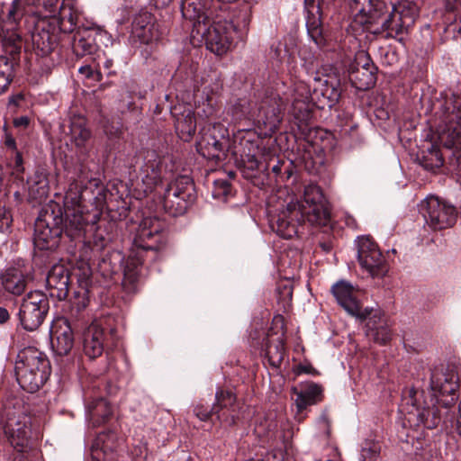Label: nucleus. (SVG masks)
Masks as SVG:
<instances>
[{"label":"nucleus","instance_id":"1","mask_svg":"<svg viewBox=\"0 0 461 461\" xmlns=\"http://www.w3.org/2000/svg\"><path fill=\"white\" fill-rule=\"evenodd\" d=\"M172 84L176 97L187 104L193 102L197 106V114L206 120L196 142L197 152L210 160H225L230 147L229 131L223 124L213 121L216 113L213 95L218 92V86L212 87L203 78L199 85L193 71L184 73L183 68L176 71Z\"/></svg>","mask_w":461,"mask_h":461},{"label":"nucleus","instance_id":"2","mask_svg":"<svg viewBox=\"0 0 461 461\" xmlns=\"http://www.w3.org/2000/svg\"><path fill=\"white\" fill-rule=\"evenodd\" d=\"M167 243L166 222L156 216L146 217L140 223L128 257L124 258L117 251L111 253L107 250L99 266L104 272L115 273L123 263L122 288L127 294H133L140 289L146 263L158 260Z\"/></svg>","mask_w":461,"mask_h":461},{"label":"nucleus","instance_id":"3","mask_svg":"<svg viewBox=\"0 0 461 461\" xmlns=\"http://www.w3.org/2000/svg\"><path fill=\"white\" fill-rule=\"evenodd\" d=\"M83 218L75 211H66L55 202L46 204L34 223V265L42 267L54 263L59 248L74 254L77 240L83 239Z\"/></svg>","mask_w":461,"mask_h":461},{"label":"nucleus","instance_id":"4","mask_svg":"<svg viewBox=\"0 0 461 461\" xmlns=\"http://www.w3.org/2000/svg\"><path fill=\"white\" fill-rule=\"evenodd\" d=\"M181 13L191 27L193 46L205 44L207 50L220 56L229 50L235 26L228 11L214 9L212 0H182Z\"/></svg>","mask_w":461,"mask_h":461},{"label":"nucleus","instance_id":"5","mask_svg":"<svg viewBox=\"0 0 461 461\" xmlns=\"http://www.w3.org/2000/svg\"><path fill=\"white\" fill-rule=\"evenodd\" d=\"M99 162L96 159H82L74 167V175L64 197L66 211L73 210L83 218V225L91 209L112 210L110 203L113 193L96 177Z\"/></svg>","mask_w":461,"mask_h":461},{"label":"nucleus","instance_id":"6","mask_svg":"<svg viewBox=\"0 0 461 461\" xmlns=\"http://www.w3.org/2000/svg\"><path fill=\"white\" fill-rule=\"evenodd\" d=\"M252 89L253 100L239 98L230 106L229 113L234 122H251L260 135L272 136L282 122L285 102L268 84L254 82Z\"/></svg>","mask_w":461,"mask_h":461},{"label":"nucleus","instance_id":"7","mask_svg":"<svg viewBox=\"0 0 461 461\" xmlns=\"http://www.w3.org/2000/svg\"><path fill=\"white\" fill-rule=\"evenodd\" d=\"M39 0H14L7 7L6 21L0 14V21L5 29L16 32L24 29L31 33L32 46L38 56L45 57L56 50L62 34L43 16L39 15Z\"/></svg>","mask_w":461,"mask_h":461},{"label":"nucleus","instance_id":"8","mask_svg":"<svg viewBox=\"0 0 461 461\" xmlns=\"http://www.w3.org/2000/svg\"><path fill=\"white\" fill-rule=\"evenodd\" d=\"M330 204L317 185L305 186L303 202L296 208L288 205L270 220L272 229L280 237L289 240L297 236L303 222L326 227L330 223Z\"/></svg>","mask_w":461,"mask_h":461},{"label":"nucleus","instance_id":"9","mask_svg":"<svg viewBox=\"0 0 461 461\" xmlns=\"http://www.w3.org/2000/svg\"><path fill=\"white\" fill-rule=\"evenodd\" d=\"M348 7L354 23L375 34L396 37L414 22L404 5H388L384 0H348Z\"/></svg>","mask_w":461,"mask_h":461},{"label":"nucleus","instance_id":"10","mask_svg":"<svg viewBox=\"0 0 461 461\" xmlns=\"http://www.w3.org/2000/svg\"><path fill=\"white\" fill-rule=\"evenodd\" d=\"M433 110L439 122L438 139L447 149H453L454 170L461 177V96L454 93L441 94L433 103Z\"/></svg>","mask_w":461,"mask_h":461},{"label":"nucleus","instance_id":"11","mask_svg":"<svg viewBox=\"0 0 461 461\" xmlns=\"http://www.w3.org/2000/svg\"><path fill=\"white\" fill-rule=\"evenodd\" d=\"M127 165L130 175L145 185L146 192H151L163 181L170 179L176 170L175 162L170 156L149 149L137 150L128 159Z\"/></svg>","mask_w":461,"mask_h":461},{"label":"nucleus","instance_id":"12","mask_svg":"<svg viewBox=\"0 0 461 461\" xmlns=\"http://www.w3.org/2000/svg\"><path fill=\"white\" fill-rule=\"evenodd\" d=\"M51 374L48 357L34 347H27L16 355L14 375L21 388L30 393L38 392Z\"/></svg>","mask_w":461,"mask_h":461},{"label":"nucleus","instance_id":"13","mask_svg":"<svg viewBox=\"0 0 461 461\" xmlns=\"http://www.w3.org/2000/svg\"><path fill=\"white\" fill-rule=\"evenodd\" d=\"M119 340L117 320L113 314L95 319L82 333V350L88 359L95 360L113 350Z\"/></svg>","mask_w":461,"mask_h":461},{"label":"nucleus","instance_id":"14","mask_svg":"<svg viewBox=\"0 0 461 461\" xmlns=\"http://www.w3.org/2000/svg\"><path fill=\"white\" fill-rule=\"evenodd\" d=\"M0 428L17 451L23 452L28 447L31 418L24 413L19 401L7 400L0 406Z\"/></svg>","mask_w":461,"mask_h":461},{"label":"nucleus","instance_id":"15","mask_svg":"<svg viewBox=\"0 0 461 461\" xmlns=\"http://www.w3.org/2000/svg\"><path fill=\"white\" fill-rule=\"evenodd\" d=\"M459 386L458 368L455 364L439 365L430 370V398L439 399L446 410L455 407Z\"/></svg>","mask_w":461,"mask_h":461},{"label":"nucleus","instance_id":"16","mask_svg":"<svg viewBox=\"0 0 461 461\" xmlns=\"http://www.w3.org/2000/svg\"><path fill=\"white\" fill-rule=\"evenodd\" d=\"M196 199L195 186L188 176H178L167 185L162 197V205L171 216L183 215Z\"/></svg>","mask_w":461,"mask_h":461},{"label":"nucleus","instance_id":"17","mask_svg":"<svg viewBox=\"0 0 461 461\" xmlns=\"http://www.w3.org/2000/svg\"><path fill=\"white\" fill-rule=\"evenodd\" d=\"M49 310L50 303L46 294L34 291L27 294L22 300L17 315L24 330L34 331L43 323Z\"/></svg>","mask_w":461,"mask_h":461},{"label":"nucleus","instance_id":"18","mask_svg":"<svg viewBox=\"0 0 461 461\" xmlns=\"http://www.w3.org/2000/svg\"><path fill=\"white\" fill-rule=\"evenodd\" d=\"M357 261L372 277L382 278L389 271V264L377 243L370 236L357 240Z\"/></svg>","mask_w":461,"mask_h":461},{"label":"nucleus","instance_id":"19","mask_svg":"<svg viewBox=\"0 0 461 461\" xmlns=\"http://www.w3.org/2000/svg\"><path fill=\"white\" fill-rule=\"evenodd\" d=\"M420 212L434 230L452 227L457 218L456 208L437 196L426 198L420 204Z\"/></svg>","mask_w":461,"mask_h":461},{"label":"nucleus","instance_id":"20","mask_svg":"<svg viewBox=\"0 0 461 461\" xmlns=\"http://www.w3.org/2000/svg\"><path fill=\"white\" fill-rule=\"evenodd\" d=\"M314 80L319 83V86H314L312 92L310 86L303 83L299 84L295 91L303 89L310 96L314 106L320 110L333 108L341 96L340 81L336 77H330L323 81L314 77Z\"/></svg>","mask_w":461,"mask_h":461},{"label":"nucleus","instance_id":"21","mask_svg":"<svg viewBox=\"0 0 461 461\" xmlns=\"http://www.w3.org/2000/svg\"><path fill=\"white\" fill-rule=\"evenodd\" d=\"M360 322H366V336L375 342L385 345L392 339V330L385 315L380 310L366 308L355 315Z\"/></svg>","mask_w":461,"mask_h":461},{"label":"nucleus","instance_id":"22","mask_svg":"<svg viewBox=\"0 0 461 461\" xmlns=\"http://www.w3.org/2000/svg\"><path fill=\"white\" fill-rule=\"evenodd\" d=\"M376 71L377 68L369 55L360 53L348 67V80L355 88L361 91L368 90L375 85Z\"/></svg>","mask_w":461,"mask_h":461},{"label":"nucleus","instance_id":"23","mask_svg":"<svg viewBox=\"0 0 461 461\" xmlns=\"http://www.w3.org/2000/svg\"><path fill=\"white\" fill-rule=\"evenodd\" d=\"M321 3L322 0H304L306 27L308 35L317 47L321 50H329L330 40L324 32L321 19Z\"/></svg>","mask_w":461,"mask_h":461},{"label":"nucleus","instance_id":"24","mask_svg":"<svg viewBox=\"0 0 461 461\" xmlns=\"http://www.w3.org/2000/svg\"><path fill=\"white\" fill-rule=\"evenodd\" d=\"M213 405L216 411V420L221 425L231 427L237 424L240 403L232 390L219 388L215 393Z\"/></svg>","mask_w":461,"mask_h":461},{"label":"nucleus","instance_id":"25","mask_svg":"<svg viewBox=\"0 0 461 461\" xmlns=\"http://www.w3.org/2000/svg\"><path fill=\"white\" fill-rule=\"evenodd\" d=\"M70 140L75 145L77 154V163L80 160L95 159L92 158L91 151L93 149L92 132L86 127V120L83 116H74L69 122Z\"/></svg>","mask_w":461,"mask_h":461},{"label":"nucleus","instance_id":"26","mask_svg":"<svg viewBox=\"0 0 461 461\" xmlns=\"http://www.w3.org/2000/svg\"><path fill=\"white\" fill-rule=\"evenodd\" d=\"M327 132L321 129H308L305 137L298 144V151H303L301 158L308 164V160H312V169L319 173V168H314V165L319 163L322 165V158L319 155L323 153L326 149L325 141ZM308 167V165H306Z\"/></svg>","mask_w":461,"mask_h":461},{"label":"nucleus","instance_id":"27","mask_svg":"<svg viewBox=\"0 0 461 461\" xmlns=\"http://www.w3.org/2000/svg\"><path fill=\"white\" fill-rule=\"evenodd\" d=\"M159 37L158 24L151 13L142 12L134 17L131 32L132 45L156 42Z\"/></svg>","mask_w":461,"mask_h":461},{"label":"nucleus","instance_id":"28","mask_svg":"<svg viewBox=\"0 0 461 461\" xmlns=\"http://www.w3.org/2000/svg\"><path fill=\"white\" fill-rule=\"evenodd\" d=\"M291 394L292 398L295 396V419L299 422H302L306 417L304 411L307 408L322 401L323 389L320 384L314 382H307L305 384H301L299 387L293 386L291 388Z\"/></svg>","mask_w":461,"mask_h":461},{"label":"nucleus","instance_id":"29","mask_svg":"<svg viewBox=\"0 0 461 461\" xmlns=\"http://www.w3.org/2000/svg\"><path fill=\"white\" fill-rule=\"evenodd\" d=\"M46 286L51 297L65 300L73 288L70 270L61 264H54L46 277Z\"/></svg>","mask_w":461,"mask_h":461},{"label":"nucleus","instance_id":"30","mask_svg":"<svg viewBox=\"0 0 461 461\" xmlns=\"http://www.w3.org/2000/svg\"><path fill=\"white\" fill-rule=\"evenodd\" d=\"M98 32L92 28L84 27L77 30L72 37L71 48L77 59L86 58V62L92 61L101 50L96 43Z\"/></svg>","mask_w":461,"mask_h":461},{"label":"nucleus","instance_id":"31","mask_svg":"<svg viewBox=\"0 0 461 461\" xmlns=\"http://www.w3.org/2000/svg\"><path fill=\"white\" fill-rule=\"evenodd\" d=\"M68 321L56 319L50 327V346L58 356H67L74 347L76 330L69 326Z\"/></svg>","mask_w":461,"mask_h":461},{"label":"nucleus","instance_id":"32","mask_svg":"<svg viewBox=\"0 0 461 461\" xmlns=\"http://www.w3.org/2000/svg\"><path fill=\"white\" fill-rule=\"evenodd\" d=\"M430 404V397L425 396L424 390H419L414 386L405 387L402 392L400 411L405 413V420L411 426V421L420 412Z\"/></svg>","mask_w":461,"mask_h":461},{"label":"nucleus","instance_id":"33","mask_svg":"<svg viewBox=\"0 0 461 461\" xmlns=\"http://www.w3.org/2000/svg\"><path fill=\"white\" fill-rule=\"evenodd\" d=\"M273 325L276 328H280L282 330L281 337H278L276 341L269 339V334L263 340L262 352L264 357L267 359L269 365L274 367H278L285 356V324L282 315H276L273 319Z\"/></svg>","mask_w":461,"mask_h":461},{"label":"nucleus","instance_id":"34","mask_svg":"<svg viewBox=\"0 0 461 461\" xmlns=\"http://www.w3.org/2000/svg\"><path fill=\"white\" fill-rule=\"evenodd\" d=\"M95 387L85 390L84 401L89 418L95 424L101 425L109 420L113 409L104 396L95 393Z\"/></svg>","mask_w":461,"mask_h":461},{"label":"nucleus","instance_id":"35","mask_svg":"<svg viewBox=\"0 0 461 461\" xmlns=\"http://www.w3.org/2000/svg\"><path fill=\"white\" fill-rule=\"evenodd\" d=\"M80 14L72 6L62 5L57 15L44 16L63 36L84 28Z\"/></svg>","mask_w":461,"mask_h":461},{"label":"nucleus","instance_id":"36","mask_svg":"<svg viewBox=\"0 0 461 461\" xmlns=\"http://www.w3.org/2000/svg\"><path fill=\"white\" fill-rule=\"evenodd\" d=\"M331 293L337 303L351 316L358 315L362 309L357 299L356 288L345 280H340L331 286Z\"/></svg>","mask_w":461,"mask_h":461},{"label":"nucleus","instance_id":"37","mask_svg":"<svg viewBox=\"0 0 461 461\" xmlns=\"http://www.w3.org/2000/svg\"><path fill=\"white\" fill-rule=\"evenodd\" d=\"M28 201L41 203L46 200L50 192L49 172L45 167H38L26 180Z\"/></svg>","mask_w":461,"mask_h":461},{"label":"nucleus","instance_id":"38","mask_svg":"<svg viewBox=\"0 0 461 461\" xmlns=\"http://www.w3.org/2000/svg\"><path fill=\"white\" fill-rule=\"evenodd\" d=\"M313 107L315 106L310 96L303 89H300L298 92L296 91V96L292 103L289 113L294 123L303 131L307 129L313 117Z\"/></svg>","mask_w":461,"mask_h":461},{"label":"nucleus","instance_id":"39","mask_svg":"<svg viewBox=\"0 0 461 461\" xmlns=\"http://www.w3.org/2000/svg\"><path fill=\"white\" fill-rule=\"evenodd\" d=\"M416 426L422 425L425 429H433L440 427L445 429L446 409L439 399L430 398V404L415 417Z\"/></svg>","mask_w":461,"mask_h":461},{"label":"nucleus","instance_id":"40","mask_svg":"<svg viewBox=\"0 0 461 461\" xmlns=\"http://www.w3.org/2000/svg\"><path fill=\"white\" fill-rule=\"evenodd\" d=\"M4 289L14 295L23 294L30 282V274L20 267H9L1 275Z\"/></svg>","mask_w":461,"mask_h":461},{"label":"nucleus","instance_id":"41","mask_svg":"<svg viewBox=\"0 0 461 461\" xmlns=\"http://www.w3.org/2000/svg\"><path fill=\"white\" fill-rule=\"evenodd\" d=\"M92 62L95 64L94 66L87 64L79 68V73L96 82L102 81L104 74L107 77L115 75V71L113 69V60L108 58L102 50L94 58Z\"/></svg>","mask_w":461,"mask_h":461},{"label":"nucleus","instance_id":"42","mask_svg":"<svg viewBox=\"0 0 461 461\" xmlns=\"http://www.w3.org/2000/svg\"><path fill=\"white\" fill-rule=\"evenodd\" d=\"M84 236L81 240H77V244L84 243L91 248L93 251H105L109 243L112 241L110 235H104V230L95 224L89 225L88 220L84 224Z\"/></svg>","mask_w":461,"mask_h":461},{"label":"nucleus","instance_id":"43","mask_svg":"<svg viewBox=\"0 0 461 461\" xmlns=\"http://www.w3.org/2000/svg\"><path fill=\"white\" fill-rule=\"evenodd\" d=\"M250 149L247 152L242 151L240 157L236 158L239 167L242 169L243 175L247 178L260 177L264 173L265 163L259 161L257 158V146H250Z\"/></svg>","mask_w":461,"mask_h":461},{"label":"nucleus","instance_id":"44","mask_svg":"<svg viewBox=\"0 0 461 461\" xmlns=\"http://www.w3.org/2000/svg\"><path fill=\"white\" fill-rule=\"evenodd\" d=\"M194 106L197 109L195 104ZM195 115L200 117L197 114V111L194 112L190 108H185L184 111L176 118V131L179 137L185 141H188L195 133L198 124Z\"/></svg>","mask_w":461,"mask_h":461},{"label":"nucleus","instance_id":"45","mask_svg":"<svg viewBox=\"0 0 461 461\" xmlns=\"http://www.w3.org/2000/svg\"><path fill=\"white\" fill-rule=\"evenodd\" d=\"M89 300L87 298H76V301L72 303L69 312L67 316L59 317L58 319H64L68 321L69 326L72 330L79 331L86 324L85 310L88 304Z\"/></svg>","mask_w":461,"mask_h":461},{"label":"nucleus","instance_id":"46","mask_svg":"<svg viewBox=\"0 0 461 461\" xmlns=\"http://www.w3.org/2000/svg\"><path fill=\"white\" fill-rule=\"evenodd\" d=\"M240 136L238 137L239 143L237 144L235 142L234 145V150L233 154L236 156V158L240 157L242 155V151L246 150L247 152L250 149V146L256 145L257 146V153L259 151L260 148V140L268 138L269 136H262L259 134V130L255 128L254 130H240Z\"/></svg>","mask_w":461,"mask_h":461},{"label":"nucleus","instance_id":"47","mask_svg":"<svg viewBox=\"0 0 461 461\" xmlns=\"http://www.w3.org/2000/svg\"><path fill=\"white\" fill-rule=\"evenodd\" d=\"M71 277L77 279V289L74 290L75 298L89 297V288L92 284V271L91 268L83 265L74 269L71 273Z\"/></svg>","mask_w":461,"mask_h":461},{"label":"nucleus","instance_id":"48","mask_svg":"<svg viewBox=\"0 0 461 461\" xmlns=\"http://www.w3.org/2000/svg\"><path fill=\"white\" fill-rule=\"evenodd\" d=\"M420 164L427 170H435L441 167L444 164V158L440 149L434 144H430L427 152L422 151L421 156L418 157Z\"/></svg>","mask_w":461,"mask_h":461},{"label":"nucleus","instance_id":"49","mask_svg":"<svg viewBox=\"0 0 461 461\" xmlns=\"http://www.w3.org/2000/svg\"><path fill=\"white\" fill-rule=\"evenodd\" d=\"M285 164V161L279 158H273L267 163H265L262 183L267 181V183L279 184Z\"/></svg>","mask_w":461,"mask_h":461},{"label":"nucleus","instance_id":"50","mask_svg":"<svg viewBox=\"0 0 461 461\" xmlns=\"http://www.w3.org/2000/svg\"><path fill=\"white\" fill-rule=\"evenodd\" d=\"M445 430L456 431L461 437V402L457 412L456 407L446 410Z\"/></svg>","mask_w":461,"mask_h":461},{"label":"nucleus","instance_id":"51","mask_svg":"<svg viewBox=\"0 0 461 461\" xmlns=\"http://www.w3.org/2000/svg\"><path fill=\"white\" fill-rule=\"evenodd\" d=\"M381 445L375 440H365L361 446L360 461H376L380 456Z\"/></svg>","mask_w":461,"mask_h":461},{"label":"nucleus","instance_id":"52","mask_svg":"<svg viewBox=\"0 0 461 461\" xmlns=\"http://www.w3.org/2000/svg\"><path fill=\"white\" fill-rule=\"evenodd\" d=\"M96 445H100L104 449L114 454L120 446V441L114 431L109 430L105 433H100L95 441Z\"/></svg>","mask_w":461,"mask_h":461},{"label":"nucleus","instance_id":"53","mask_svg":"<svg viewBox=\"0 0 461 461\" xmlns=\"http://www.w3.org/2000/svg\"><path fill=\"white\" fill-rule=\"evenodd\" d=\"M104 131L109 140L111 149H114L115 143L118 142L123 135V131L120 122H107L104 125Z\"/></svg>","mask_w":461,"mask_h":461},{"label":"nucleus","instance_id":"54","mask_svg":"<svg viewBox=\"0 0 461 461\" xmlns=\"http://www.w3.org/2000/svg\"><path fill=\"white\" fill-rule=\"evenodd\" d=\"M193 412L202 421H210L212 424L218 422L216 420V411L214 410L213 404L209 406L198 402L194 406Z\"/></svg>","mask_w":461,"mask_h":461},{"label":"nucleus","instance_id":"55","mask_svg":"<svg viewBox=\"0 0 461 461\" xmlns=\"http://www.w3.org/2000/svg\"><path fill=\"white\" fill-rule=\"evenodd\" d=\"M232 186L227 179H217L213 182L212 194L215 199L226 200L231 194Z\"/></svg>","mask_w":461,"mask_h":461},{"label":"nucleus","instance_id":"56","mask_svg":"<svg viewBox=\"0 0 461 461\" xmlns=\"http://www.w3.org/2000/svg\"><path fill=\"white\" fill-rule=\"evenodd\" d=\"M10 166L13 168V174L15 176V178L20 181H23V174L25 172V168L22 152L16 150L11 153Z\"/></svg>","mask_w":461,"mask_h":461},{"label":"nucleus","instance_id":"57","mask_svg":"<svg viewBox=\"0 0 461 461\" xmlns=\"http://www.w3.org/2000/svg\"><path fill=\"white\" fill-rule=\"evenodd\" d=\"M93 461H113L114 454L107 451L100 445L94 444L91 449Z\"/></svg>","mask_w":461,"mask_h":461},{"label":"nucleus","instance_id":"58","mask_svg":"<svg viewBox=\"0 0 461 461\" xmlns=\"http://www.w3.org/2000/svg\"><path fill=\"white\" fill-rule=\"evenodd\" d=\"M13 222V216L9 209L0 206V232H6L10 230Z\"/></svg>","mask_w":461,"mask_h":461},{"label":"nucleus","instance_id":"59","mask_svg":"<svg viewBox=\"0 0 461 461\" xmlns=\"http://www.w3.org/2000/svg\"><path fill=\"white\" fill-rule=\"evenodd\" d=\"M294 173V167L292 161H285V164L283 168L282 175L279 179V184L282 185L285 184L286 181H288Z\"/></svg>","mask_w":461,"mask_h":461},{"label":"nucleus","instance_id":"60","mask_svg":"<svg viewBox=\"0 0 461 461\" xmlns=\"http://www.w3.org/2000/svg\"><path fill=\"white\" fill-rule=\"evenodd\" d=\"M295 374L297 375H300L302 374H307L312 375L313 376L319 375L320 372L315 369L310 363L308 364H299L294 370Z\"/></svg>","mask_w":461,"mask_h":461},{"label":"nucleus","instance_id":"61","mask_svg":"<svg viewBox=\"0 0 461 461\" xmlns=\"http://www.w3.org/2000/svg\"><path fill=\"white\" fill-rule=\"evenodd\" d=\"M140 45H143V48L140 50V56L143 58L145 62L148 63L149 59H154L155 42L140 43Z\"/></svg>","mask_w":461,"mask_h":461},{"label":"nucleus","instance_id":"62","mask_svg":"<svg viewBox=\"0 0 461 461\" xmlns=\"http://www.w3.org/2000/svg\"><path fill=\"white\" fill-rule=\"evenodd\" d=\"M58 1L59 0H39V2L37 3L39 15L41 16V9L49 11L50 13L54 12L56 5L58 4Z\"/></svg>","mask_w":461,"mask_h":461},{"label":"nucleus","instance_id":"63","mask_svg":"<svg viewBox=\"0 0 461 461\" xmlns=\"http://www.w3.org/2000/svg\"><path fill=\"white\" fill-rule=\"evenodd\" d=\"M5 145L6 149L11 151V153L18 150L15 139L7 131L5 132Z\"/></svg>","mask_w":461,"mask_h":461},{"label":"nucleus","instance_id":"64","mask_svg":"<svg viewBox=\"0 0 461 461\" xmlns=\"http://www.w3.org/2000/svg\"><path fill=\"white\" fill-rule=\"evenodd\" d=\"M23 101H24V95L23 93H17L9 96L8 105L10 107H20Z\"/></svg>","mask_w":461,"mask_h":461}]
</instances>
